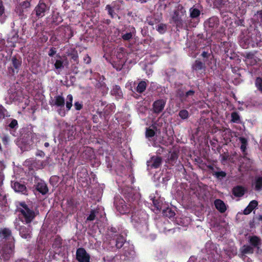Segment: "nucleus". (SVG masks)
Wrapping results in <instances>:
<instances>
[{
    "label": "nucleus",
    "mask_w": 262,
    "mask_h": 262,
    "mask_svg": "<svg viewBox=\"0 0 262 262\" xmlns=\"http://www.w3.org/2000/svg\"><path fill=\"white\" fill-rule=\"evenodd\" d=\"M83 60L86 63H89L91 62V58L88 55H85L83 58Z\"/></svg>",
    "instance_id": "46"
},
{
    "label": "nucleus",
    "mask_w": 262,
    "mask_h": 262,
    "mask_svg": "<svg viewBox=\"0 0 262 262\" xmlns=\"http://www.w3.org/2000/svg\"><path fill=\"white\" fill-rule=\"evenodd\" d=\"M241 46L243 47V48H248V46L246 45H241Z\"/></svg>",
    "instance_id": "55"
},
{
    "label": "nucleus",
    "mask_w": 262,
    "mask_h": 262,
    "mask_svg": "<svg viewBox=\"0 0 262 262\" xmlns=\"http://www.w3.org/2000/svg\"><path fill=\"white\" fill-rule=\"evenodd\" d=\"M255 189L257 190H260L262 189V178L260 177H256L254 182Z\"/></svg>",
    "instance_id": "24"
},
{
    "label": "nucleus",
    "mask_w": 262,
    "mask_h": 262,
    "mask_svg": "<svg viewBox=\"0 0 262 262\" xmlns=\"http://www.w3.org/2000/svg\"><path fill=\"white\" fill-rule=\"evenodd\" d=\"M165 102V100L162 99L155 101L153 104L154 112L156 113L161 112L164 108Z\"/></svg>",
    "instance_id": "12"
},
{
    "label": "nucleus",
    "mask_w": 262,
    "mask_h": 262,
    "mask_svg": "<svg viewBox=\"0 0 262 262\" xmlns=\"http://www.w3.org/2000/svg\"><path fill=\"white\" fill-rule=\"evenodd\" d=\"M75 106L76 107V109L77 110H80L82 107L80 103H79L78 102L75 103Z\"/></svg>",
    "instance_id": "48"
},
{
    "label": "nucleus",
    "mask_w": 262,
    "mask_h": 262,
    "mask_svg": "<svg viewBox=\"0 0 262 262\" xmlns=\"http://www.w3.org/2000/svg\"><path fill=\"white\" fill-rule=\"evenodd\" d=\"M258 205V202L255 200L251 201L248 206L244 209V213L245 214H249L251 211L255 208Z\"/></svg>",
    "instance_id": "16"
},
{
    "label": "nucleus",
    "mask_w": 262,
    "mask_h": 262,
    "mask_svg": "<svg viewBox=\"0 0 262 262\" xmlns=\"http://www.w3.org/2000/svg\"><path fill=\"white\" fill-rule=\"evenodd\" d=\"M152 202L155 207L157 208V210L160 211L164 208L163 206L164 205V204L163 202V200L161 199L154 200Z\"/></svg>",
    "instance_id": "23"
},
{
    "label": "nucleus",
    "mask_w": 262,
    "mask_h": 262,
    "mask_svg": "<svg viewBox=\"0 0 262 262\" xmlns=\"http://www.w3.org/2000/svg\"><path fill=\"white\" fill-rule=\"evenodd\" d=\"M194 93V92L192 91H188L186 93V96L188 97L189 96H190V95H192Z\"/></svg>",
    "instance_id": "51"
},
{
    "label": "nucleus",
    "mask_w": 262,
    "mask_h": 262,
    "mask_svg": "<svg viewBox=\"0 0 262 262\" xmlns=\"http://www.w3.org/2000/svg\"><path fill=\"white\" fill-rule=\"evenodd\" d=\"M147 214L143 210H134L132 212L131 221L137 228L147 229Z\"/></svg>",
    "instance_id": "2"
},
{
    "label": "nucleus",
    "mask_w": 262,
    "mask_h": 262,
    "mask_svg": "<svg viewBox=\"0 0 262 262\" xmlns=\"http://www.w3.org/2000/svg\"><path fill=\"white\" fill-rule=\"evenodd\" d=\"M36 189L43 194H46L48 191V189L46 183L42 181H40L37 183Z\"/></svg>",
    "instance_id": "15"
},
{
    "label": "nucleus",
    "mask_w": 262,
    "mask_h": 262,
    "mask_svg": "<svg viewBox=\"0 0 262 262\" xmlns=\"http://www.w3.org/2000/svg\"><path fill=\"white\" fill-rule=\"evenodd\" d=\"M258 61V58L255 55L251 53H249L247 55L245 60L246 63L248 65H254Z\"/></svg>",
    "instance_id": "17"
},
{
    "label": "nucleus",
    "mask_w": 262,
    "mask_h": 262,
    "mask_svg": "<svg viewBox=\"0 0 262 262\" xmlns=\"http://www.w3.org/2000/svg\"><path fill=\"white\" fill-rule=\"evenodd\" d=\"M61 21V18L60 17V18H59V20L58 21V22H60V21Z\"/></svg>",
    "instance_id": "59"
},
{
    "label": "nucleus",
    "mask_w": 262,
    "mask_h": 262,
    "mask_svg": "<svg viewBox=\"0 0 262 262\" xmlns=\"http://www.w3.org/2000/svg\"><path fill=\"white\" fill-rule=\"evenodd\" d=\"M17 121L15 119L12 120L9 125V127L12 128H15L16 126H17Z\"/></svg>",
    "instance_id": "43"
},
{
    "label": "nucleus",
    "mask_w": 262,
    "mask_h": 262,
    "mask_svg": "<svg viewBox=\"0 0 262 262\" xmlns=\"http://www.w3.org/2000/svg\"><path fill=\"white\" fill-rule=\"evenodd\" d=\"M124 241H125V239L123 236H120V237H118L116 241V247L118 248H121L123 245Z\"/></svg>",
    "instance_id": "33"
},
{
    "label": "nucleus",
    "mask_w": 262,
    "mask_h": 262,
    "mask_svg": "<svg viewBox=\"0 0 262 262\" xmlns=\"http://www.w3.org/2000/svg\"><path fill=\"white\" fill-rule=\"evenodd\" d=\"M15 262H28L26 259H20L16 261Z\"/></svg>",
    "instance_id": "53"
},
{
    "label": "nucleus",
    "mask_w": 262,
    "mask_h": 262,
    "mask_svg": "<svg viewBox=\"0 0 262 262\" xmlns=\"http://www.w3.org/2000/svg\"><path fill=\"white\" fill-rule=\"evenodd\" d=\"M166 29V26L164 24H159L157 27V30L160 33H163Z\"/></svg>",
    "instance_id": "36"
},
{
    "label": "nucleus",
    "mask_w": 262,
    "mask_h": 262,
    "mask_svg": "<svg viewBox=\"0 0 262 262\" xmlns=\"http://www.w3.org/2000/svg\"><path fill=\"white\" fill-rule=\"evenodd\" d=\"M155 135V131L151 128H147L146 131V137L149 140L154 137Z\"/></svg>",
    "instance_id": "32"
},
{
    "label": "nucleus",
    "mask_w": 262,
    "mask_h": 262,
    "mask_svg": "<svg viewBox=\"0 0 262 262\" xmlns=\"http://www.w3.org/2000/svg\"><path fill=\"white\" fill-rule=\"evenodd\" d=\"M106 9L108 10V13L112 17L114 18L116 16V13L114 12V10L111 6L107 5Z\"/></svg>",
    "instance_id": "38"
},
{
    "label": "nucleus",
    "mask_w": 262,
    "mask_h": 262,
    "mask_svg": "<svg viewBox=\"0 0 262 262\" xmlns=\"http://www.w3.org/2000/svg\"><path fill=\"white\" fill-rule=\"evenodd\" d=\"M11 186L16 192H24L26 190V187L24 185L17 182L12 183Z\"/></svg>",
    "instance_id": "21"
},
{
    "label": "nucleus",
    "mask_w": 262,
    "mask_h": 262,
    "mask_svg": "<svg viewBox=\"0 0 262 262\" xmlns=\"http://www.w3.org/2000/svg\"><path fill=\"white\" fill-rule=\"evenodd\" d=\"M111 93L112 95H115L118 99L120 98L122 96V92L120 87L118 85L113 86L111 91Z\"/></svg>",
    "instance_id": "22"
},
{
    "label": "nucleus",
    "mask_w": 262,
    "mask_h": 262,
    "mask_svg": "<svg viewBox=\"0 0 262 262\" xmlns=\"http://www.w3.org/2000/svg\"><path fill=\"white\" fill-rule=\"evenodd\" d=\"M4 12V8L2 1H0V16L3 15Z\"/></svg>",
    "instance_id": "45"
},
{
    "label": "nucleus",
    "mask_w": 262,
    "mask_h": 262,
    "mask_svg": "<svg viewBox=\"0 0 262 262\" xmlns=\"http://www.w3.org/2000/svg\"><path fill=\"white\" fill-rule=\"evenodd\" d=\"M190 17L192 18H196L200 14V11L196 8H191L190 9Z\"/></svg>",
    "instance_id": "27"
},
{
    "label": "nucleus",
    "mask_w": 262,
    "mask_h": 262,
    "mask_svg": "<svg viewBox=\"0 0 262 262\" xmlns=\"http://www.w3.org/2000/svg\"><path fill=\"white\" fill-rule=\"evenodd\" d=\"M0 236L8 240V243L5 245L0 251V259L4 262L8 260L12 256L14 251V239L11 235V231L8 229L0 230Z\"/></svg>",
    "instance_id": "1"
},
{
    "label": "nucleus",
    "mask_w": 262,
    "mask_h": 262,
    "mask_svg": "<svg viewBox=\"0 0 262 262\" xmlns=\"http://www.w3.org/2000/svg\"><path fill=\"white\" fill-rule=\"evenodd\" d=\"M49 10L47 5L40 1L37 6L35 7L34 11L38 17H42L45 15L46 12Z\"/></svg>",
    "instance_id": "9"
},
{
    "label": "nucleus",
    "mask_w": 262,
    "mask_h": 262,
    "mask_svg": "<svg viewBox=\"0 0 262 262\" xmlns=\"http://www.w3.org/2000/svg\"><path fill=\"white\" fill-rule=\"evenodd\" d=\"M203 67V63L200 61H196L195 64L193 66V68L195 70L201 69Z\"/></svg>",
    "instance_id": "39"
},
{
    "label": "nucleus",
    "mask_w": 262,
    "mask_h": 262,
    "mask_svg": "<svg viewBox=\"0 0 262 262\" xmlns=\"http://www.w3.org/2000/svg\"><path fill=\"white\" fill-rule=\"evenodd\" d=\"M76 258L79 262H90V255L82 248H78L77 250Z\"/></svg>",
    "instance_id": "8"
},
{
    "label": "nucleus",
    "mask_w": 262,
    "mask_h": 262,
    "mask_svg": "<svg viewBox=\"0 0 262 262\" xmlns=\"http://www.w3.org/2000/svg\"><path fill=\"white\" fill-rule=\"evenodd\" d=\"M214 205L216 208L221 212H224L226 210V206L225 203L221 200H216L214 201Z\"/></svg>",
    "instance_id": "19"
},
{
    "label": "nucleus",
    "mask_w": 262,
    "mask_h": 262,
    "mask_svg": "<svg viewBox=\"0 0 262 262\" xmlns=\"http://www.w3.org/2000/svg\"><path fill=\"white\" fill-rule=\"evenodd\" d=\"M146 83L145 81H141L138 85L137 91L139 93H142L145 90Z\"/></svg>",
    "instance_id": "29"
},
{
    "label": "nucleus",
    "mask_w": 262,
    "mask_h": 262,
    "mask_svg": "<svg viewBox=\"0 0 262 262\" xmlns=\"http://www.w3.org/2000/svg\"><path fill=\"white\" fill-rule=\"evenodd\" d=\"M219 24V20L216 17H213L210 18L206 22H205V26L211 28H216Z\"/></svg>",
    "instance_id": "18"
},
{
    "label": "nucleus",
    "mask_w": 262,
    "mask_h": 262,
    "mask_svg": "<svg viewBox=\"0 0 262 262\" xmlns=\"http://www.w3.org/2000/svg\"><path fill=\"white\" fill-rule=\"evenodd\" d=\"M215 175L217 177H224L226 176V173L223 171L216 172Z\"/></svg>",
    "instance_id": "44"
},
{
    "label": "nucleus",
    "mask_w": 262,
    "mask_h": 262,
    "mask_svg": "<svg viewBox=\"0 0 262 262\" xmlns=\"http://www.w3.org/2000/svg\"><path fill=\"white\" fill-rule=\"evenodd\" d=\"M18 209L27 223H30L35 216V212L24 203L20 204Z\"/></svg>",
    "instance_id": "4"
},
{
    "label": "nucleus",
    "mask_w": 262,
    "mask_h": 262,
    "mask_svg": "<svg viewBox=\"0 0 262 262\" xmlns=\"http://www.w3.org/2000/svg\"><path fill=\"white\" fill-rule=\"evenodd\" d=\"M24 5L26 7H29L30 6V3L28 2H24Z\"/></svg>",
    "instance_id": "52"
},
{
    "label": "nucleus",
    "mask_w": 262,
    "mask_h": 262,
    "mask_svg": "<svg viewBox=\"0 0 262 262\" xmlns=\"http://www.w3.org/2000/svg\"><path fill=\"white\" fill-rule=\"evenodd\" d=\"M7 116V111L2 106H0V119Z\"/></svg>",
    "instance_id": "41"
},
{
    "label": "nucleus",
    "mask_w": 262,
    "mask_h": 262,
    "mask_svg": "<svg viewBox=\"0 0 262 262\" xmlns=\"http://www.w3.org/2000/svg\"><path fill=\"white\" fill-rule=\"evenodd\" d=\"M239 140L241 143V149L243 152H245L246 149V147L247 145V140L243 137H240Z\"/></svg>",
    "instance_id": "26"
},
{
    "label": "nucleus",
    "mask_w": 262,
    "mask_h": 262,
    "mask_svg": "<svg viewBox=\"0 0 262 262\" xmlns=\"http://www.w3.org/2000/svg\"><path fill=\"white\" fill-rule=\"evenodd\" d=\"M245 191L246 189L245 188L239 186L235 187L232 190L233 194L237 197L243 196L244 194Z\"/></svg>",
    "instance_id": "20"
},
{
    "label": "nucleus",
    "mask_w": 262,
    "mask_h": 262,
    "mask_svg": "<svg viewBox=\"0 0 262 262\" xmlns=\"http://www.w3.org/2000/svg\"><path fill=\"white\" fill-rule=\"evenodd\" d=\"M12 62L13 66L17 70L20 67L21 61L20 59H17L15 57H13L12 58Z\"/></svg>",
    "instance_id": "28"
},
{
    "label": "nucleus",
    "mask_w": 262,
    "mask_h": 262,
    "mask_svg": "<svg viewBox=\"0 0 262 262\" xmlns=\"http://www.w3.org/2000/svg\"><path fill=\"white\" fill-rule=\"evenodd\" d=\"M55 105L58 106H63L64 105V99L60 96H57L55 97Z\"/></svg>",
    "instance_id": "25"
},
{
    "label": "nucleus",
    "mask_w": 262,
    "mask_h": 262,
    "mask_svg": "<svg viewBox=\"0 0 262 262\" xmlns=\"http://www.w3.org/2000/svg\"><path fill=\"white\" fill-rule=\"evenodd\" d=\"M78 55L77 53L76 54H74L72 56V58L75 61H77V60H78Z\"/></svg>",
    "instance_id": "49"
},
{
    "label": "nucleus",
    "mask_w": 262,
    "mask_h": 262,
    "mask_svg": "<svg viewBox=\"0 0 262 262\" xmlns=\"http://www.w3.org/2000/svg\"><path fill=\"white\" fill-rule=\"evenodd\" d=\"M20 224H23V223L20 221L15 223V228L19 230L20 236L24 238H30L31 231L30 226L21 225Z\"/></svg>",
    "instance_id": "5"
},
{
    "label": "nucleus",
    "mask_w": 262,
    "mask_h": 262,
    "mask_svg": "<svg viewBox=\"0 0 262 262\" xmlns=\"http://www.w3.org/2000/svg\"><path fill=\"white\" fill-rule=\"evenodd\" d=\"M59 114H61V115H64V113H63V114H61V113L59 112Z\"/></svg>",
    "instance_id": "60"
},
{
    "label": "nucleus",
    "mask_w": 262,
    "mask_h": 262,
    "mask_svg": "<svg viewBox=\"0 0 262 262\" xmlns=\"http://www.w3.org/2000/svg\"><path fill=\"white\" fill-rule=\"evenodd\" d=\"M179 115L181 119H185L188 117L189 113L187 111L183 110L180 111Z\"/></svg>",
    "instance_id": "34"
},
{
    "label": "nucleus",
    "mask_w": 262,
    "mask_h": 262,
    "mask_svg": "<svg viewBox=\"0 0 262 262\" xmlns=\"http://www.w3.org/2000/svg\"><path fill=\"white\" fill-rule=\"evenodd\" d=\"M55 53L56 51H55V50L53 48H51L48 54L50 56H53L55 54Z\"/></svg>",
    "instance_id": "47"
},
{
    "label": "nucleus",
    "mask_w": 262,
    "mask_h": 262,
    "mask_svg": "<svg viewBox=\"0 0 262 262\" xmlns=\"http://www.w3.org/2000/svg\"><path fill=\"white\" fill-rule=\"evenodd\" d=\"M164 215L169 217H173L174 215V212L172 211L170 208H167L166 209H163V211Z\"/></svg>",
    "instance_id": "31"
},
{
    "label": "nucleus",
    "mask_w": 262,
    "mask_h": 262,
    "mask_svg": "<svg viewBox=\"0 0 262 262\" xmlns=\"http://www.w3.org/2000/svg\"><path fill=\"white\" fill-rule=\"evenodd\" d=\"M45 146L46 147H48V146H49V143H48V142H46V143H45Z\"/></svg>",
    "instance_id": "56"
},
{
    "label": "nucleus",
    "mask_w": 262,
    "mask_h": 262,
    "mask_svg": "<svg viewBox=\"0 0 262 262\" xmlns=\"http://www.w3.org/2000/svg\"><path fill=\"white\" fill-rule=\"evenodd\" d=\"M3 142L7 144L9 141V138L7 136H5L3 138Z\"/></svg>",
    "instance_id": "50"
},
{
    "label": "nucleus",
    "mask_w": 262,
    "mask_h": 262,
    "mask_svg": "<svg viewBox=\"0 0 262 262\" xmlns=\"http://www.w3.org/2000/svg\"><path fill=\"white\" fill-rule=\"evenodd\" d=\"M115 56H116L117 59L118 60L119 63L118 66L116 64H113L114 68L116 69L117 70H121L123 67V66L124 63V56L125 52L124 51V49L123 48H117L115 51Z\"/></svg>",
    "instance_id": "6"
},
{
    "label": "nucleus",
    "mask_w": 262,
    "mask_h": 262,
    "mask_svg": "<svg viewBox=\"0 0 262 262\" xmlns=\"http://www.w3.org/2000/svg\"><path fill=\"white\" fill-rule=\"evenodd\" d=\"M206 53L204 52L203 53H202V55L204 56V57H205L206 56Z\"/></svg>",
    "instance_id": "57"
},
{
    "label": "nucleus",
    "mask_w": 262,
    "mask_h": 262,
    "mask_svg": "<svg viewBox=\"0 0 262 262\" xmlns=\"http://www.w3.org/2000/svg\"><path fill=\"white\" fill-rule=\"evenodd\" d=\"M256 88L262 92V79L260 78H257L255 81Z\"/></svg>",
    "instance_id": "37"
},
{
    "label": "nucleus",
    "mask_w": 262,
    "mask_h": 262,
    "mask_svg": "<svg viewBox=\"0 0 262 262\" xmlns=\"http://www.w3.org/2000/svg\"><path fill=\"white\" fill-rule=\"evenodd\" d=\"M140 1L141 2V3H145V2H146V0H140Z\"/></svg>",
    "instance_id": "58"
},
{
    "label": "nucleus",
    "mask_w": 262,
    "mask_h": 262,
    "mask_svg": "<svg viewBox=\"0 0 262 262\" xmlns=\"http://www.w3.org/2000/svg\"><path fill=\"white\" fill-rule=\"evenodd\" d=\"M147 74H148V75H150V74L151 73H147Z\"/></svg>",
    "instance_id": "61"
},
{
    "label": "nucleus",
    "mask_w": 262,
    "mask_h": 262,
    "mask_svg": "<svg viewBox=\"0 0 262 262\" xmlns=\"http://www.w3.org/2000/svg\"><path fill=\"white\" fill-rule=\"evenodd\" d=\"M257 16H261V19H262V12H258Z\"/></svg>",
    "instance_id": "54"
},
{
    "label": "nucleus",
    "mask_w": 262,
    "mask_h": 262,
    "mask_svg": "<svg viewBox=\"0 0 262 262\" xmlns=\"http://www.w3.org/2000/svg\"><path fill=\"white\" fill-rule=\"evenodd\" d=\"M115 204L117 210L121 214L127 213L128 207L125 204V201L122 199H115Z\"/></svg>",
    "instance_id": "10"
},
{
    "label": "nucleus",
    "mask_w": 262,
    "mask_h": 262,
    "mask_svg": "<svg viewBox=\"0 0 262 262\" xmlns=\"http://www.w3.org/2000/svg\"><path fill=\"white\" fill-rule=\"evenodd\" d=\"M52 62H54V67L57 70H61L63 68V61L59 55H56L52 59Z\"/></svg>",
    "instance_id": "14"
},
{
    "label": "nucleus",
    "mask_w": 262,
    "mask_h": 262,
    "mask_svg": "<svg viewBox=\"0 0 262 262\" xmlns=\"http://www.w3.org/2000/svg\"><path fill=\"white\" fill-rule=\"evenodd\" d=\"M6 45L7 40L6 41L5 39L3 38L2 34H0V48H2L6 47Z\"/></svg>",
    "instance_id": "40"
},
{
    "label": "nucleus",
    "mask_w": 262,
    "mask_h": 262,
    "mask_svg": "<svg viewBox=\"0 0 262 262\" xmlns=\"http://www.w3.org/2000/svg\"><path fill=\"white\" fill-rule=\"evenodd\" d=\"M73 97L71 95H68L67 98L66 107L68 111L70 110L72 106Z\"/></svg>",
    "instance_id": "30"
},
{
    "label": "nucleus",
    "mask_w": 262,
    "mask_h": 262,
    "mask_svg": "<svg viewBox=\"0 0 262 262\" xmlns=\"http://www.w3.org/2000/svg\"><path fill=\"white\" fill-rule=\"evenodd\" d=\"M95 213H96V211L95 210H92L91 212V213L89 215V216L88 217L87 220L88 221H93L95 219Z\"/></svg>",
    "instance_id": "42"
},
{
    "label": "nucleus",
    "mask_w": 262,
    "mask_h": 262,
    "mask_svg": "<svg viewBox=\"0 0 262 262\" xmlns=\"http://www.w3.org/2000/svg\"><path fill=\"white\" fill-rule=\"evenodd\" d=\"M161 158L159 157H153L147 161V166L151 168H157L161 164Z\"/></svg>",
    "instance_id": "11"
},
{
    "label": "nucleus",
    "mask_w": 262,
    "mask_h": 262,
    "mask_svg": "<svg viewBox=\"0 0 262 262\" xmlns=\"http://www.w3.org/2000/svg\"><path fill=\"white\" fill-rule=\"evenodd\" d=\"M136 31L134 27L129 28L128 31L126 32H122L121 37L123 40L128 41L133 38L135 35Z\"/></svg>",
    "instance_id": "13"
},
{
    "label": "nucleus",
    "mask_w": 262,
    "mask_h": 262,
    "mask_svg": "<svg viewBox=\"0 0 262 262\" xmlns=\"http://www.w3.org/2000/svg\"><path fill=\"white\" fill-rule=\"evenodd\" d=\"M18 40L19 38L17 33L15 31H12L8 35L7 37L6 47L10 48L14 47Z\"/></svg>",
    "instance_id": "7"
},
{
    "label": "nucleus",
    "mask_w": 262,
    "mask_h": 262,
    "mask_svg": "<svg viewBox=\"0 0 262 262\" xmlns=\"http://www.w3.org/2000/svg\"><path fill=\"white\" fill-rule=\"evenodd\" d=\"M232 121L235 123L239 122V116L236 112H233L231 114Z\"/></svg>",
    "instance_id": "35"
},
{
    "label": "nucleus",
    "mask_w": 262,
    "mask_h": 262,
    "mask_svg": "<svg viewBox=\"0 0 262 262\" xmlns=\"http://www.w3.org/2000/svg\"><path fill=\"white\" fill-rule=\"evenodd\" d=\"M249 242L252 246L244 245L241 248L240 251L242 255L253 253L254 248H256L257 253H259V247L261 245L260 239L256 236H249Z\"/></svg>",
    "instance_id": "3"
}]
</instances>
